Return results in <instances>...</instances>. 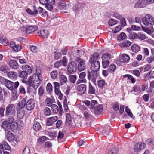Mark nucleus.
Wrapping results in <instances>:
<instances>
[{
  "label": "nucleus",
  "instance_id": "nucleus-1",
  "mask_svg": "<svg viewBox=\"0 0 154 154\" xmlns=\"http://www.w3.org/2000/svg\"><path fill=\"white\" fill-rule=\"evenodd\" d=\"M99 54L98 52H94L91 55L89 58V63L91 64V72L88 71V79H92L94 83H96V79L98 76V71L100 69V63L97 60L99 58Z\"/></svg>",
  "mask_w": 154,
  "mask_h": 154
},
{
  "label": "nucleus",
  "instance_id": "nucleus-2",
  "mask_svg": "<svg viewBox=\"0 0 154 154\" xmlns=\"http://www.w3.org/2000/svg\"><path fill=\"white\" fill-rule=\"evenodd\" d=\"M18 103L20 105L21 107L23 108L25 107L27 110L30 111L33 109L35 106V102L32 99H28L23 98L20 102Z\"/></svg>",
  "mask_w": 154,
  "mask_h": 154
},
{
  "label": "nucleus",
  "instance_id": "nucleus-3",
  "mask_svg": "<svg viewBox=\"0 0 154 154\" xmlns=\"http://www.w3.org/2000/svg\"><path fill=\"white\" fill-rule=\"evenodd\" d=\"M19 85V83L18 81L14 83L8 80L6 82L5 85L8 89L12 91L13 94L16 95L17 94V88Z\"/></svg>",
  "mask_w": 154,
  "mask_h": 154
},
{
  "label": "nucleus",
  "instance_id": "nucleus-4",
  "mask_svg": "<svg viewBox=\"0 0 154 154\" xmlns=\"http://www.w3.org/2000/svg\"><path fill=\"white\" fill-rule=\"evenodd\" d=\"M77 64L74 61L69 62L67 65V71L69 74H72L75 72L77 70Z\"/></svg>",
  "mask_w": 154,
  "mask_h": 154
},
{
  "label": "nucleus",
  "instance_id": "nucleus-5",
  "mask_svg": "<svg viewBox=\"0 0 154 154\" xmlns=\"http://www.w3.org/2000/svg\"><path fill=\"white\" fill-rule=\"evenodd\" d=\"M143 23L145 26L154 24V18L150 15L146 14L142 19Z\"/></svg>",
  "mask_w": 154,
  "mask_h": 154
},
{
  "label": "nucleus",
  "instance_id": "nucleus-6",
  "mask_svg": "<svg viewBox=\"0 0 154 154\" xmlns=\"http://www.w3.org/2000/svg\"><path fill=\"white\" fill-rule=\"evenodd\" d=\"M5 115L6 116L15 115V107L14 105L10 104L6 107Z\"/></svg>",
  "mask_w": 154,
  "mask_h": 154
},
{
  "label": "nucleus",
  "instance_id": "nucleus-7",
  "mask_svg": "<svg viewBox=\"0 0 154 154\" xmlns=\"http://www.w3.org/2000/svg\"><path fill=\"white\" fill-rule=\"evenodd\" d=\"M16 109L17 111V118L20 119H21L23 118L25 115V112L23 107L18 103L16 107Z\"/></svg>",
  "mask_w": 154,
  "mask_h": 154
},
{
  "label": "nucleus",
  "instance_id": "nucleus-8",
  "mask_svg": "<svg viewBox=\"0 0 154 154\" xmlns=\"http://www.w3.org/2000/svg\"><path fill=\"white\" fill-rule=\"evenodd\" d=\"M146 144L144 143L138 142L135 144L134 146V150L135 152L141 151L145 148Z\"/></svg>",
  "mask_w": 154,
  "mask_h": 154
},
{
  "label": "nucleus",
  "instance_id": "nucleus-9",
  "mask_svg": "<svg viewBox=\"0 0 154 154\" xmlns=\"http://www.w3.org/2000/svg\"><path fill=\"white\" fill-rule=\"evenodd\" d=\"M147 0H139L135 4L134 7L137 8H144L148 5Z\"/></svg>",
  "mask_w": 154,
  "mask_h": 154
},
{
  "label": "nucleus",
  "instance_id": "nucleus-10",
  "mask_svg": "<svg viewBox=\"0 0 154 154\" xmlns=\"http://www.w3.org/2000/svg\"><path fill=\"white\" fill-rule=\"evenodd\" d=\"M86 89V85L81 84L77 86V90L79 95H82L85 93Z\"/></svg>",
  "mask_w": 154,
  "mask_h": 154
},
{
  "label": "nucleus",
  "instance_id": "nucleus-11",
  "mask_svg": "<svg viewBox=\"0 0 154 154\" xmlns=\"http://www.w3.org/2000/svg\"><path fill=\"white\" fill-rule=\"evenodd\" d=\"M10 124L8 123L6 120H4L1 124L0 127L2 129H3L5 131H10L11 126Z\"/></svg>",
  "mask_w": 154,
  "mask_h": 154
},
{
  "label": "nucleus",
  "instance_id": "nucleus-12",
  "mask_svg": "<svg viewBox=\"0 0 154 154\" xmlns=\"http://www.w3.org/2000/svg\"><path fill=\"white\" fill-rule=\"evenodd\" d=\"M58 118L56 116H54L48 118L46 122V125L48 126H52L56 121Z\"/></svg>",
  "mask_w": 154,
  "mask_h": 154
},
{
  "label": "nucleus",
  "instance_id": "nucleus-13",
  "mask_svg": "<svg viewBox=\"0 0 154 154\" xmlns=\"http://www.w3.org/2000/svg\"><path fill=\"white\" fill-rule=\"evenodd\" d=\"M37 79L40 80L38 76L36 74H34L32 76H30L28 78V82L29 84H31L32 83L36 82Z\"/></svg>",
  "mask_w": 154,
  "mask_h": 154
},
{
  "label": "nucleus",
  "instance_id": "nucleus-14",
  "mask_svg": "<svg viewBox=\"0 0 154 154\" xmlns=\"http://www.w3.org/2000/svg\"><path fill=\"white\" fill-rule=\"evenodd\" d=\"M37 35L44 38H47L49 35V32L47 30L43 29L37 32Z\"/></svg>",
  "mask_w": 154,
  "mask_h": 154
},
{
  "label": "nucleus",
  "instance_id": "nucleus-15",
  "mask_svg": "<svg viewBox=\"0 0 154 154\" xmlns=\"http://www.w3.org/2000/svg\"><path fill=\"white\" fill-rule=\"evenodd\" d=\"M26 32L27 34H29L34 32L38 29V27L35 25L30 26L25 28Z\"/></svg>",
  "mask_w": 154,
  "mask_h": 154
},
{
  "label": "nucleus",
  "instance_id": "nucleus-16",
  "mask_svg": "<svg viewBox=\"0 0 154 154\" xmlns=\"http://www.w3.org/2000/svg\"><path fill=\"white\" fill-rule=\"evenodd\" d=\"M85 61L83 60H81L78 64L77 68L79 71H81L84 70L86 68Z\"/></svg>",
  "mask_w": 154,
  "mask_h": 154
},
{
  "label": "nucleus",
  "instance_id": "nucleus-17",
  "mask_svg": "<svg viewBox=\"0 0 154 154\" xmlns=\"http://www.w3.org/2000/svg\"><path fill=\"white\" fill-rule=\"evenodd\" d=\"M97 85L99 88L103 89L106 88L107 83L104 79L100 80L98 82Z\"/></svg>",
  "mask_w": 154,
  "mask_h": 154
},
{
  "label": "nucleus",
  "instance_id": "nucleus-18",
  "mask_svg": "<svg viewBox=\"0 0 154 154\" xmlns=\"http://www.w3.org/2000/svg\"><path fill=\"white\" fill-rule=\"evenodd\" d=\"M103 107V106L100 104L97 105L95 108L93 109H94V112L97 115H99L102 112Z\"/></svg>",
  "mask_w": 154,
  "mask_h": 154
},
{
  "label": "nucleus",
  "instance_id": "nucleus-19",
  "mask_svg": "<svg viewBox=\"0 0 154 154\" xmlns=\"http://www.w3.org/2000/svg\"><path fill=\"white\" fill-rule=\"evenodd\" d=\"M9 63L10 66L14 69H17L18 68V63L16 60H11L9 61Z\"/></svg>",
  "mask_w": 154,
  "mask_h": 154
},
{
  "label": "nucleus",
  "instance_id": "nucleus-20",
  "mask_svg": "<svg viewBox=\"0 0 154 154\" xmlns=\"http://www.w3.org/2000/svg\"><path fill=\"white\" fill-rule=\"evenodd\" d=\"M22 69L30 75L32 72V70L30 66L28 65H23L22 66Z\"/></svg>",
  "mask_w": 154,
  "mask_h": 154
},
{
  "label": "nucleus",
  "instance_id": "nucleus-21",
  "mask_svg": "<svg viewBox=\"0 0 154 154\" xmlns=\"http://www.w3.org/2000/svg\"><path fill=\"white\" fill-rule=\"evenodd\" d=\"M59 7L61 9L66 10L68 9V8H69V5H66L64 1H60L59 4Z\"/></svg>",
  "mask_w": 154,
  "mask_h": 154
},
{
  "label": "nucleus",
  "instance_id": "nucleus-22",
  "mask_svg": "<svg viewBox=\"0 0 154 154\" xmlns=\"http://www.w3.org/2000/svg\"><path fill=\"white\" fill-rule=\"evenodd\" d=\"M6 137L9 141H11L14 139V137L13 134L10 131H7Z\"/></svg>",
  "mask_w": 154,
  "mask_h": 154
},
{
  "label": "nucleus",
  "instance_id": "nucleus-23",
  "mask_svg": "<svg viewBox=\"0 0 154 154\" xmlns=\"http://www.w3.org/2000/svg\"><path fill=\"white\" fill-rule=\"evenodd\" d=\"M129 60L130 57L128 55L123 54H122V57H121L120 61L122 63L126 62L129 61Z\"/></svg>",
  "mask_w": 154,
  "mask_h": 154
},
{
  "label": "nucleus",
  "instance_id": "nucleus-24",
  "mask_svg": "<svg viewBox=\"0 0 154 154\" xmlns=\"http://www.w3.org/2000/svg\"><path fill=\"white\" fill-rule=\"evenodd\" d=\"M28 75H29L28 74L27 72H26L23 70L19 72V77L24 79H27Z\"/></svg>",
  "mask_w": 154,
  "mask_h": 154
},
{
  "label": "nucleus",
  "instance_id": "nucleus-25",
  "mask_svg": "<svg viewBox=\"0 0 154 154\" xmlns=\"http://www.w3.org/2000/svg\"><path fill=\"white\" fill-rule=\"evenodd\" d=\"M66 119L65 122L66 124V125L69 126L72 122V119L69 113L66 114Z\"/></svg>",
  "mask_w": 154,
  "mask_h": 154
},
{
  "label": "nucleus",
  "instance_id": "nucleus-26",
  "mask_svg": "<svg viewBox=\"0 0 154 154\" xmlns=\"http://www.w3.org/2000/svg\"><path fill=\"white\" fill-rule=\"evenodd\" d=\"M33 128L35 131H37L40 129L41 126L39 122L35 121L33 125Z\"/></svg>",
  "mask_w": 154,
  "mask_h": 154
},
{
  "label": "nucleus",
  "instance_id": "nucleus-27",
  "mask_svg": "<svg viewBox=\"0 0 154 154\" xmlns=\"http://www.w3.org/2000/svg\"><path fill=\"white\" fill-rule=\"evenodd\" d=\"M100 131L102 134L105 136L108 135L109 133V129L108 127L104 128L103 129H100Z\"/></svg>",
  "mask_w": 154,
  "mask_h": 154
},
{
  "label": "nucleus",
  "instance_id": "nucleus-28",
  "mask_svg": "<svg viewBox=\"0 0 154 154\" xmlns=\"http://www.w3.org/2000/svg\"><path fill=\"white\" fill-rule=\"evenodd\" d=\"M16 73L14 72H9L8 73V77L11 79L15 80L16 79Z\"/></svg>",
  "mask_w": 154,
  "mask_h": 154
},
{
  "label": "nucleus",
  "instance_id": "nucleus-29",
  "mask_svg": "<svg viewBox=\"0 0 154 154\" xmlns=\"http://www.w3.org/2000/svg\"><path fill=\"white\" fill-rule=\"evenodd\" d=\"M18 124L15 122H14L13 123L10 124V130H11L12 131H14V130L17 129L18 127Z\"/></svg>",
  "mask_w": 154,
  "mask_h": 154
},
{
  "label": "nucleus",
  "instance_id": "nucleus-30",
  "mask_svg": "<svg viewBox=\"0 0 154 154\" xmlns=\"http://www.w3.org/2000/svg\"><path fill=\"white\" fill-rule=\"evenodd\" d=\"M96 89L94 87L89 83V84L88 93L91 94H94L95 93Z\"/></svg>",
  "mask_w": 154,
  "mask_h": 154
},
{
  "label": "nucleus",
  "instance_id": "nucleus-31",
  "mask_svg": "<svg viewBox=\"0 0 154 154\" xmlns=\"http://www.w3.org/2000/svg\"><path fill=\"white\" fill-rule=\"evenodd\" d=\"M127 38V36L124 32H122L117 37V39L118 41H121Z\"/></svg>",
  "mask_w": 154,
  "mask_h": 154
},
{
  "label": "nucleus",
  "instance_id": "nucleus-32",
  "mask_svg": "<svg viewBox=\"0 0 154 154\" xmlns=\"http://www.w3.org/2000/svg\"><path fill=\"white\" fill-rule=\"evenodd\" d=\"M51 107L54 113H57L59 112V108L57 105L53 104L51 105Z\"/></svg>",
  "mask_w": 154,
  "mask_h": 154
},
{
  "label": "nucleus",
  "instance_id": "nucleus-33",
  "mask_svg": "<svg viewBox=\"0 0 154 154\" xmlns=\"http://www.w3.org/2000/svg\"><path fill=\"white\" fill-rule=\"evenodd\" d=\"M131 48L133 51L135 53L137 52L140 50L139 47L136 44L133 45L131 47Z\"/></svg>",
  "mask_w": 154,
  "mask_h": 154
},
{
  "label": "nucleus",
  "instance_id": "nucleus-34",
  "mask_svg": "<svg viewBox=\"0 0 154 154\" xmlns=\"http://www.w3.org/2000/svg\"><path fill=\"white\" fill-rule=\"evenodd\" d=\"M138 35L134 32H129L128 37L130 39H134L137 38Z\"/></svg>",
  "mask_w": 154,
  "mask_h": 154
},
{
  "label": "nucleus",
  "instance_id": "nucleus-35",
  "mask_svg": "<svg viewBox=\"0 0 154 154\" xmlns=\"http://www.w3.org/2000/svg\"><path fill=\"white\" fill-rule=\"evenodd\" d=\"M55 93L56 95L58 96V98L60 100H62L63 96V94L61 93V91L59 89L54 90Z\"/></svg>",
  "mask_w": 154,
  "mask_h": 154
},
{
  "label": "nucleus",
  "instance_id": "nucleus-36",
  "mask_svg": "<svg viewBox=\"0 0 154 154\" xmlns=\"http://www.w3.org/2000/svg\"><path fill=\"white\" fill-rule=\"evenodd\" d=\"M119 103L118 102L116 101L113 104V109L115 111H118L119 110Z\"/></svg>",
  "mask_w": 154,
  "mask_h": 154
},
{
  "label": "nucleus",
  "instance_id": "nucleus-37",
  "mask_svg": "<svg viewBox=\"0 0 154 154\" xmlns=\"http://www.w3.org/2000/svg\"><path fill=\"white\" fill-rule=\"evenodd\" d=\"M26 12L28 14L32 15L34 17L36 16L37 12V10H35V11H33L29 8L27 9H26Z\"/></svg>",
  "mask_w": 154,
  "mask_h": 154
},
{
  "label": "nucleus",
  "instance_id": "nucleus-38",
  "mask_svg": "<svg viewBox=\"0 0 154 154\" xmlns=\"http://www.w3.org/2000/svg\"><path fill=\"white\" fill-rule=\"evenodd\" d=\"M8 116L7 119H5V120H6L7 121L8 123H9L10 124H11L13 123V122H14V118L15 116V115L14 116H12V115H9V116Z\"/></svg>",
  "mask_w": 154,
  "mask_h": 154
},
{
  "label": "nucleus",
  "instance_id": "nucleus-39",
  "mask_svg": "<svg viewBox=\"0 0 154 154\" xmlns=\"http://www.w3.org/2000/svg\"><path fill=\"white\" fill-rule=\"evenodd\" d=\"M46 89L47 92L49 94L51 93L52 91V86L51 83H48L47 84Z\"/></svg>",
  "mask_w": 154,
  "mask_h": 154
},
{
  "label": "nucleus",
  "instance_id": "nucleus-40",
  "mask_svg": "<svg viewBox=\"0 0 154 154\" xmlns=\"http://www.w3.org/2000/svg\"><path fill=\"white\" fill-rule=\"evenodd\" d=\"M60 78L61 83H66L67 82V78L63 75H60Z\"/></svg>",
  "mask_w": 154,
  "mask_h": 154
},
{
  "label": "nucleus",
  "instance_id": "nucleus-41",
  "mask_svg": "<svg viewBox=\"0 0 154 154\" xmlns=\"http://www.w3.org/2000/svg\"><path fill=\"white\" fill-rule=\"evenodd\" d=\"M131 42L128 40H125L122 43V45L123 46L125 47H129L131 45Z\"/></svg>",
  "mask_w": 154,
  "mask_h": 154
},
{
  "label": "nucleus",
  "instance_id": "nucleus-42",
  "mask_svg": "<svg viewBox=\"0 0 154 154\" xmlns=\"http://www.w3.org/2000/svg\"><path fill=\"white\" fill-rule=\"evenodd\" d=\"M103 60H104L105 59H110L111 58V55L109 53H106L103 54L101 57Z\"/></svg>",
  "mask_w": 154,
  "mask_h": 154
},
{
  "label": "nucleus",
  "instance_id": "nucleus-43",
  "mask_svg": "<svg viewBox=\"0 0 154 154\" xmlns=\"http://www.w3.org/2000/svg\"><path fill=\"white\" fill-rule=\"evenodd\" d=\"M102 63L103 67L104 68H106L109 65L110 62L109 60H103Z\"/></svg>",
  "mask_w": 154,
  "mask_h": 154
},
{
  "label": "nucleus",
  "instance_id": "nucleus-44",
  "mask_svg": "<svg viewBox=\"0 0 154 154\" xmlns=\"http://www.w3.org/2000/svg\"><path fill=\"white\" fill-rule=\"evenodd\" d=\"M116 65L114 64H111L107 69L108 71H109L110 72L114 71L116 69Z\"/></svg>",
  "mask_w": 154,
  "mask_h": 154
},
{
  "label": "nucleus",
  "instance_id": "nucleus-45",
  "mask_svg": "<svg viewBox=\"0 0 154 154\" xmlns=\"http://www.w3.org/2000/svg\"><path fill=\"white\" fill-rule=\"evenodd\" d=\"M108 23L109 26H112L117 24V21L113 19H110L109 20Z\"/></svg>",
  "mask_w": 154,
  "mask_h": 154
},
{
  "label": "nucleus",
  "instance_id": "nucleus-46",
  "mask_svg": "<svg viewBox=\"0 0 154 154\" xmlns=\"http://www.w3.org/2000/svg\"><path fill=\"white\" fill-rule=\"evenodd\" d=\"M77 79V77L75 75H71L69 76L70 82L72 83H74Z\"/></svg>",
  "mask_w": 154,
  "mask_h": 154
},
{
  "label": "nucleus",
  "instance_id": "nucleus-47",
  "mask_svg": "<svg viewBox=\"0 0 154 154\" xmlns=\"http://www.w3.org/2000/svg\"><path fill=\"white\" fill-rule=\"evenodd\" d=\"M2 145H3L4 150H10V147L6 141H3Z\"/></svg>",
  "mask_w": 154,
  "mask_h": 154
},
{
  "label": "nucleus",
  "instance_id": "nucleus-48",
  "mask_svg": "<svg viewBox=\"0 0 154 154\" xmlns=\"http://www.w3.org/2000/svg\"><path fill=\"white\" fill-rule=\"evenodd\" d=\"M63 103L64 108V111L66 112H67L68 109V108L67 104V99L66 98L64 100Z\"/></svg>",
  "mask_w": 154,
  "mask_h": 154
},
{
  "label": "nucleus",
  "instance_id": "nucleus-49",
  "mask_svg": "<svg viewBox=\"0 0 154 154\" xmlns=\"http://www.w3.org/2000/svg\"><path fill=\"white\" fill-rule=\"evenodd\" d=\"M137 36V38L141 40H143L146 38V36L144 34L142 33H140L138 34Z\"/></svg>",
  "mask_w": 154,
  "mask_h": 154
},
{
  "label": "nucleus",
  "instance_id": "nucleus-50",
  "mask_svg": "<svg viewBox=\"0 0 154 154\" xmlns=\"http://www.w3.org/2000/svg\"><path fill=\"white\" fill-rule=\"evenodd\" d=\"M133 90L131 91V92L134 91L135 92H139L141 91V88L139 86L137 87L136 86L134 85L133 87Z\"/></svg>",
  "mask_w": 154,
  "mask_h": 154
},
{
  "label": "nucleus",
  "instance_id": "nucleus-51",
  "mask_svg": "<svg viewBox=\"0 0 154 154\" xmlns=\"http://www.w3.org/2000/svg\"><path fill=\"white\" fill-rule=\"evenodd\" d=\"M50 75L53 79H55L57 77L58 73L56 71H53L51 73Z\"/></svg>",
  "mask_w": 154,
  "mask_h": 154
},
{
  "label": "nucleus",
  "instance_id": "nucleus-52",
  "mask_svg": "<svg viewBox=\"0 0 154 154\" xmlns=\"http://www.w3.org/2000/svg\"><path fill=\"white\" fill-rule=\"evenodd\" d=\"M62 65L64 66H66L67 65V59H66V57L64 56L63 57V60L60 61Z\"/></svg>",
  "mask_w": 154,
  "mask_h": 154
},
{
  "label": "nucleus",
  "instance_id": "nucleus-53",
  "mask_svg": "<svg viewBox=\"0 0 154 154\" xmlns=\"http://www.w3.org/2000/svg\"><path fill=\"white\" fill-rule=\"evenodd\" d=\"M51 114V112L49 108H46L44 109V114L45 116H48Z\"/></svg>",
  "mask_w": 154,
  "mask_h": 154
},
{
  "label": "nucleus",
  "instance_id": "nucleus-54",
  "mask_svg": "<svg viewBox=\"0 0 154 154\" xmlns=\"http://www.w3.org/2000/svg\"><path fill=\"white\" fill-rule=\"evenodd\" d=\"M49 139L47 137L45 136H42L41 137H40L38 140V141L39 142L42 143L45 141L49 140Z\"/></svg>",
  "mask_w": 154,
  "mask_h": 154
},
{
  "label": "nucleus",
  "instance_id": "nucleus-55",
  "mask_svg": "<svg viewBox=\"0 0 154 154\" xmlns=\"http://www.w3.org/2000/svg\"><path fill=\"white\" fill-rule=\"evenodd\" d=\"M0 70L5 73L8 72V68L6 66H2L0 68Z\"/></svg>",
  "mask_w": 154,
  "mask_h": 154
},
{
  "label": "nucleus",
  "instance_id": "nucleus-56",
  "mask_svg": "<svg viewBox=\"0 0 154 154\" xmlns=\"http://www.w3.org/2000/svg\"><path fill=\"white\" fill-rule=\"evenodd\" d=\"M120 19V23L121 25V26L123 27L126 26L127 24L125 19L124 18L122 17Z\"/></svg>",
  "mask_w": 154,
  "mask_h": 154
},
{
  "label": "nucleus",
  "instance_id": "nucleus-57",
  "mask_svg": "<svg viewBox=\"0 0 154 154\" xmlns=\"http://www.w3.org/2000/svg\"><path fill=\"white\" fill-rule=\"evenodd\" d=\"M21 49V46L19 44L16 45L12 49L15 52L19 51Z\"/></svg>",
  "mask_w": 154,
  "mask_h": 154
},
{
  "label": "nucleus",
  "instance_id": "nucleus-58",
  "mask_svg": "<svg viewBox=\"0 0 154 154\" xmlns=\"http://www.w3.org/2000/svg\"><path fill=\"white\" fill-rule=\"evenodd\" d=\"M97 101L96 100H92L91 101V108L93 109L96 107L95 106L96 105H97Z\"/></svg>",
  "mask_w": 154,
  "mask_h": 154
},
{
  "label": "nucleus",
  "instance_id": "nucleus-59",
  "mask_svg": "<svg viewBox=\"0 0 154 154\" xmlns=\"http://www.w3.org/2000/svg\"><path fill=\"white\" fill-rule=\"evenodd\" d=\"M54 59L56 60H58L59 59L61 56L62 54L60 52H54Z\"/></svg>",
  "mask_w": 154,
  "mask_h": 154
},
{
  "label": "nucleus",
  "instance_id": "nucleus-60",
  "mask_svg": "<svg viewBox=\"0 0 154 154\" xmlns=\"http://www.w3.org/2000/svg\"><path fill=\"white\" fill-rule=\"evenodd\" d=\"M145 142L146 143L150 145H154V141L152 139H147Z\"/></svg>",
  "mask_w": 154,
  "mask_h": 154
},
{
  "label": "nucleus",
  "instance_id": "nucleus-61",
  "mask_svg": "<svg viewBox=\"0 0 154 154\" xmlns=\"http://www.w3.org/2000/svg\"><path fill=\"white\" fill-rule=\"evenodd\" d=\"M30 51L36 53L38 51V48L37 47L32 45L30 48Z\"/></svg>",
  "mask_w": 154,
  "mask_h": 154
},
{
  "label": "nucleus",
  "instance_id": "nucleus-62",
  "mask_svg": "<svg viewBox=\"0 0 154 154\" xmlns=\"http://www.w3.org/2000/svg\"><path fill=\"white\" fill-rule=\"evenodd\" d=\"M47 105L48 106H51V104L53 103L52 100L49 98H47L46 100Z\"/></svg>",
  "mask_w": 154,
  "mask_h": 154
},
{
  "label": "nucleus",
  "instance_id": "nucleus-63",
  "mask_svg": "<svg viewBox=\"0 0 154 154\" xmlns=\"http://www.w3.org/2000/svg\"><path fill=\"white\" fill-rule=\"evenodd\" d=\"M125 111L128 114L129 116L131 117H132L133 115L131 112L130 109L128 108V106L125 107Z\"/></svg>",
  "mask_w": 154,
  "mask_h": 154
},
{
  "label": "nucleus",
  "instance_id": "nucleus-64",
  "mask_svg": "<svg viewBox=\"0 0 154 154\" xmlns=\"http://www.w3.org/2000/svg\"><path fill=\"white\" fill-rule=\"evenodd\" d=\"M32 88L30 85L29 84L27 87V93L30 94L33 91Z\"/></svg>",
  "mask_w": 154,
  "mask_h": 154
}]
</instances>
